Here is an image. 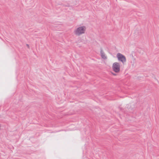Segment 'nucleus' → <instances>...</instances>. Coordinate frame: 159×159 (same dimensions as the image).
<instances>
[{"label":"nucleus","mask_w":159,"mask_h":159,"mask_svg":"<svg viewBox=\"0 0 159 159\" xmlns=\"http://www.w3.org/2000/svg\"><path fill=\"white\" fill-rule=\"evenodd\" d=\"M85 27L84 26H80L78 27L74 31L75 34L77 36L84 34L85 31Z\"/></svg>","instance_id":"1"},{"label":"nucleus","mask_w":159,"mask_h":159,"mask_svg":"<svg viewBox=\"0 0 159 159\" xmlns=\"http://www.w3.org/2000/svg\"><path fill=\"white\" fill-rule=\"evenodd\" d=\"M26 46H27V47L28 48H29V45L28 44H26Z\"/></svg>","instance_id":"5"},{"label":"nucleus","mask_w":159,"mask_h":159,"mask_svg":"<svg viewBox=\"0 0 159 159\" xmlns=\"http://www.w3.org/2000/svg\"><path fill=\"white\" fill-rule=\"evenodd\" d=\"M100 54L101 56L102 59L104 60L107 59V57L106 56H105V54L104 52H103V51L102 50V48L101 49Z\"/></svg>","instance_id":"4"},{"label":"nucleus","mask_w":159,"mask_h":159,"mask_svg":"<svg viewBox=\"0 0 159 159\" xmlns=\"http://www.w3.org/2000/svg\"><path fill=\"white\" fill-rule=\"evenodd\" d=\"M116 57L118 60L122 62L124 64L126 62V59L125 57L120 53H118L117 54Z\"/></svg>","instance_id":"3"},{"label":"nucleus","mask_w":159,"mask_h":159,"mask_svg":"<svg viewBox=\"0 0 159 159\" xmlns=\"http://www.w3.org/2000/svg\"><path fill=\"white\" fill-rule=\"evenodd\" d=\"M112 69L116 73L119 72L120 69V66L119 63L116 62L114 63L113 64Z\"/></svg>","instance_id":"2"}]
</instances>
